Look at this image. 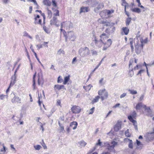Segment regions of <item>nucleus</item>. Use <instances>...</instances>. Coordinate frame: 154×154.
<instances>
[{
  "label": "nucleus",
  "instance_id": "obj_35",
  "mask_svg": "<svg viewBox=\"0 0 154 154\" xmlns=\"http://www.w3.org/2000/svg\"><path fill=\"white\" fill-rule=\"evenodd\" d=\"M42 22V20L41 19H38L37 18H35V24H41V23Z\"/></svg>",
  "mask_w": 154,
  "mask_h": 154
},
{
  "label": "nucleus",
  "instance_id": "obj_14",
  "mask_svg": "<svg viewBox=\"0 0 154 154\" xmlns=\"http://www.w3.org/2000/svg\"><path fill=\"white\" fill-rule=\"evenodd\" d=\"M21 99L19 97L15 96L12 99L11 102L13 103H20Z\"/></svg>",
  "mask_w": 154,
  "mask_h": 154
},
{
  "label": "nucleus",
  "instance_id": "obj_39",
  "mask_svg": "<svg viewBox=\"0 0 154 154\" xmlns=\"http://www.w3.org/2000/svg\"><path fill=\"white\" fill-rule=\"evenodd\" d=\"M132 117L131 116H129L128 117V118L129 120L134 124L135 123H136L137 122L135 120L133 119Z\"/></svg>",
  "mask_w": 154,
  "mask_h": 154
},
{
  "label": "nucleus",
  "instance_id": "obj_48",
  "mask_svg": "<svg viewBox=\"0 0 154 154\" xmlns=\"http://www.w3.org/2000/svg\"><path fill=\"white\" fill-rule=\"evenodd\" d=\"M34 147L36 150H39L42 148L41 146L39 145L34 146Z\"/></svg>",
  "mask_w": 154,
  "mask_h": 154
},
{
  "label": "nucleus",
  "instance_id": "obj_9",
  "mask_svg": "<svg viewBox=\"0 0 154 154\" xmlns=\"http://www.w3.org/2000/svg\"><path fill=\"white\" fill-rule=\"evenodd\" d=\"M146 136L149 141L153 140L154 139V132L147 133Z\"/></svg>",
  "mask_w": 154,
  "mask_h": 154
},
{
  "label": "nucleus",
  "instance_id": "obj_15",
  "mask_svg": "<svg viewBox=\"0 0 154 154\" xmlns=\"http://www.w3.org/2000/svg\"><path fill=\"white\" fill-rule=\"evenodd\" d=\"M57 21L58 20H57V17H54L50 21V24L51 25H55L56 26L58 27L59 25L57 24Z\"/></svg>",
  "mask_w": 154,
  "mask_h": 154
},
{
  "label": "nucleus",
  "instance_id": "obj_53",
  "mask_svg": "<svg viewBox=\"0 0 154 154\" xmlns=\"http://www.w3.org/2000/svg\"><path fill=\"white\" fill-rule=\"evenodd\" d=\"M63 81V79L61 78V76H59L58 77V80H57V82L58 83H61Z\"/></svg>",
  "mask_w": 154,
  "mask_h": 154
},
{
  "label": "nucleus",
  "instance_id": "obj_13",
  "mask_svg": "<svg viewBox=\"0 0 154 154\" xmlns=\"http://www.w3.org/2000/svg\"><path fill=\"white\" fill-rule=\"evenodd\" d=\"M94 37V41L95 44L97 46H98L99 48H101L102 46L103 45V44H104L105 43H104L103 42L101 41V40L100 41H97L95 37Z\"/></svg>",
  "mask_w": 154,
  "mask_h": 154
},
{
  "label": "nucleus",
  "instance_id": "obj_52",
  "mask_svg": "<svg viewBox=\"0 0 154 154\" xmlns=\"http://www.w3.org/2000/svg\"><path fill=\"white\" fill-rule=\"evenodd\" d=\"M2 146L3 147V149H1L0 150L1 152H5L6 151V147L5 146H4V144H2Z\"/></svg>",
  "mask_w": 154,
  "mask_h": 154
},
{
  "label": "nucleus",
  "instance_id": "obj_5",
  "mask_svg": "<svg viewBox=\"0 0 154 154\" xmlns=\"http://www.w3.org/2000/svg\"><path fill=\"white\" fill-rule=\"evenodd\" d=\"M67 22H63L61 23V29H60V30L61 32H63V33L64 35V36L65 37V40L66 41H67V37L66 35V32H65L64 30L62 28L63 27L64 28L66 29H68V25L66 24V23Z\"/></svg>",
  "mask_w": 154,
  "mask_h": 154
},
{
  "label": "nucleus",
  "instance_id": "obj_21",
  "mask_svg": "<svg viewBox=\"0 0 154 154\" xmlns=\"http://www.w3.org/2000/svg\"><path fill=\"white\" fill-rule=\"evenodd\" d=\"M144 105L142 103L139 102L137 103L135 107L136 110H139L141 108L143 107V106Z\"/></svg>",
  "mask_w": 154,
  "mask_h": 154
},
{
  "label": "nucleus",
  "instance_id": "obj_12",
  "mask_svg": "<svg viewBox=\"0 0 154 154\" xmlns=\"http://www.w3.org/2000/svg\"><path fill=\"white\" fill-rule=\"evenodd\" d=\"M104 7V5L103 3H99L98 5L94 9V11L95 13H98L99 10L102 9Z\"/></svg>",
  "mask_w": 154,
  "mask_h": 154
},
{
  "label": "nucleus",
  "instance_id": "obj_64",
  "mask_svg": "<svg viewBox=\"0 0 154 154\" xmlns=\"http://www.w3.org/2000/svg\"><path fill=\"white\" fill-rule=\"evenodd\" d=\"M129 72L130 73V76L131 77L134 75V72H133V69H132L131 70V71H130Z\"/></svg>",
  "mask_w": 154,
  "mask_h": 154
},
{
  "label": "nucleus",
  "instance_id": "obj_61",
  "mask_svg": "<svg viewBox=\"0 0 154 154\" xmlns=\"http://www.w3.org/2000/svg\"><path fill=\"white\" fill-rule=\"evenodd\" d=\"M122 6L125 5H128V4L126 2L125 0H122Z\"/></svg>",
  "mask_w": 154,
  "mask_h": 154
},
{
  "label": "nucleus",
  "instance_id": "obj_32",
  "mask_svg": "<svg viewBox=\"0 0 154 154\" xmlns=\"http://www.w3.org/2000/svg\"><path fill=\"white\" fill-rule=\"evenodd\" d=\"M131 10L133 12L139 13L141 12L140 10L138 8H134L131 9Z\"/></svg>",
  "mask_w": 154,
  "mask_h": 154
},
{
  "label": "nucleus",
  "instance_id": "obj_24",
  "mask_svg": "<svg viewBox=\"0 0 154 154\" xmlns=\"http://www.w3.org/2000/svg\"><path fill=\"white\" fill-rule=\"evenodd\" d=\"M100 15L101 17L103 18H107L108 17L107 13L105 12V10L101 11L100 13Z\"/></svg>",
  "mask_w": 154,
  "mask_h": 154
},
{
  "label": "nucleus",
  "instance_id": "obj_59",
  "mask_svg": "<svg viewBox=\"0 0 154 154\" xmlns=\"http://www.w3.org/2000/svg\"><path fill=\"white\" fill-rule=\"evenodd\" d=\"M56 110V109L55 107H53L51 110V114H52Z\"/></svg>",
  "mask_w": 154,
  "mask_h": 154
},
{
  "label": "nucleus",
  "instance_id": "obj_44",
  "mask_svg": "<svg viewBox=\"0 0 154 154\" xmlns=\"http://www.w3.org/2000/svg\"><path fill=\"white\" fill-rule=\"evenodd\" d=\"M36 72H35V74H34L33 78V89H35V77L36 76Z\"/></svg>",
  "mask_w": 154,
  "mask_h": 154
},
{
  "label": "nucleus",
  "instance_id": "obj_31",
  "mask_svg": "<svg viewBox=\"0 0 154 154\" xmlns=\"http://www.w3.org/2000/svg\"><path fill=\"white\" fill-rule=\"evenodd\" d=\"M52 10L53 11V14L55 16H59V11L57 9H55L54 8H52Z\"/></svg>",
  "mask_w": 154,
  "mask_h": 154
},
{
  "label": "nucleus",
  "instance_id": "obj_20",
  "mask_svg": "<svg viewBox=\"0 0 154 154\" xmlns=\"http://www.w3.org/2000/svg\"><path fill=\"white\" fill-rule=\"evenodd\" d=\"M143 108L144 109L146 112H147V114L149 115L151 114V110L149 107H147L145 105L143 106Z\"/></svg>",
  "mask_w": 154,
  "mask_h": 154
},
{
  "label": "nucleus",
  "instance_id": "obj_49",
  "mask_svg": "<svg viewBox=\"0 0 154 154\" xmlns=\"http://www.w3.org/2000/svg\"><path fill=\"white\" fill-rule=\"evenodd\" d=\"M8 97V96L7 95H4L3 94H1L0 95V99L2 100H3L4 99L5 97H6V98H7Z\"/></svg>",
  "mask_w": 154,
  "mask_h": 154
},
{
  "label": "nucleus",
  "instance_id": "obj_18",
  "mask_svg": "<svg viewBox=\"0 0 154 154\" xmlns=\"http://www.w3.org/2000/svg\"><path fill=\"white\" fill-rule=\"evenodd\" d=\"M137 38L138 39L139 38L140 40V42H139V43L141 45H142L143 47V44L147 43L148 42V39L147 38H146L144 39H143L141 37H138V38Z\"/></svg>",
  "mask_w": 154,
  "mask_h": 154
},
{
  "label": "nucleus",
  "instance_id": "obj_40",
  "mask_svg": "<svg viewBox=\"0 0 154 154\" xmlns=\"http://www.w3.org/2000/svg\"><path fill=\"white\" fill-rule=\"evenodd\" d=\"M131 20V17H128L127 18L126 21V24L127 26H128L129 25Z\"/></svg>",
  "mask_w": 154,
  "mask_h": 154
},
{
  "label": "nucleus",
  "instance_id": "obj_50",
  "mask_svg": "<svg viewBox=\"0 0 154 154\" xmlns=\"http://www.w3.org/2000/svg\"><path fill=\"white\" fill-rule=\"evenodd\" d=\"M91 53L93 55H97V52L94 50H91Z\"/></svg>",
  "mask_w": 154,
  "mask_h": 154
},
{
  "label": "nucleus",
  "instance_id": "obj_19",
  "mask_svg": "<svg viewBox=\"0 0 154 154\" xmlns=\"http://www.w3.org/2000/svg\"><path fill=\"white\" fill-rule=\"evenodd\" d=\"M77 123L76 122H71L70 124V127L72 128L73 130L75 129L77 126Z\"/></svg>",
  "mask_w": 154,
  "mask_h": 154
},
{
  "label": "nucleus",
  "instance_id": "obj_2",
  "mask_svg": "<svg viewBox=\"0 0 154 154\" xmlns=\"http://www.w3.org/2000/svg\"><path fill=\"white\" fill-rule=\"evenodd\" d=\"M134 43L136 52L137 54H139L143 48V45H141L139 43L138 38L137 37L134 38Z\"/></svg>",
  "mask_w": 154,
  "mask_h": 154
},
{
  "label": "nucleus",
  "instance_id": "obj_11",
  "mask_svg": "<svg viewBox=\"0 0 154 154\" xmlns=\"http://www.w3.org/2000/svg\"><path fill=\"white\" fill-rule=\"evenodd\" d=\"M122 122H121L118 121L114 126V130L116 131H118L122 127Z\"/></svg>",
  "mask_w": 154,
  "mask_h": 154
},
{
  "label": "nucleus",
  "instance_id": "obj_57",
  "mask_svg": "<svg viewBox=\"0 0 154 154\" xmlns=\"http://www.w3.org/2000/svg\"><path fill=\"white\" fill-rule=\"evenodd\" d=\"M94 107H93L92 108H91L90 110V112L89 113V114H91L93 113L94 112Z\"/></svg>",
  "mask_w": 154,
  "mask_h": 154
},
{
  "label": "nucleus",
  "instance_id": "obj_7",
  "mask_svg": "<svg viewBox=\"0 0 154 154\" xmlns=\"http://www.w3.org/2000/svg\"><path fill=\"white\" fill-rule=\"evenodd\" d=\"M114 24L115 23H111L110 25H112V26L107 28L105 30L106 32L108 34L113 33L115 30V28L112 26L114 25Z\"/></svg>",
  "mask_w": 154,
  "mask_h": 154
},
{
  "label": "nucleus",
  "instance_id": "obj_47",
  "mask_svg": "<svg viewBox=\"0 0 154 154\" xmlns=\"http://www.w3.org/2000/svg\"><path fill=\"white\" fill-rule=\"evenodd\" d=\"M66 24L68 25V29H69L72 28V24L69 21H68L66 23Z\"/></svg>",
  "mask_w": 154,
  "mask_h": 154
},
{
  "label": "nucleus",
  "instance_id": "obj_28",
  "mask_svg": "<svg viewBox=\"0 0 154 154\" xmlns=\"http://www.w3.org/2000/svg\"><path fill=\"white\" fill-rule=\"evenodd\" d=\"M70 80V75H69L68 76L65 77L64 78V80L63 82V84L64 85L66 84L67 82Z\"/></svg>",
  "mask_w": 154,
  "mask_h": 154
},
{
  "label": "nucleus",
  "instance_id": "obj_60",
  "mask_svg": "<svg viewBox=\"0 0 154 154\" xmlns=\"http://www.w3.org/2000/svg\"><path fill=\"white\" fill-rule=\"evenodd\" d=\"M144 94H142L140 96V97L139 98V101H141L142 100H143V98L144 97Z\"/></svg>",
  "mask_w": 154,
  "mask_h": 154
},
{
  "label": "nucleus",
  "instance_id": "obj_4",
  "mask_svg": "<svg viewBox=\"0 0 154 154\" xmlns=\"http://www.w3.org/2000/svg\"><path fill=\"white\" fill-rule=\"evenodd\" d=\"M98 94L100 96L102 101L106 99L108 97V93L105 89L100 90L98 91Z\"/></svg>",
  "mask_w": 154,
  "mask_h": 154
},
{
  "label": "nucleus",
  "instance_id": "obj_42",
  "mask_svg": "<svg viewBox=\"0 0 154 154\" xmlns=\"http://www.w3.org/2000/svg\"><path fill=\"white\" fill-rule=\"evenodd\" d=\"M23 36H24L27 37L29 38L32 39V37L29 35L26 31H24L23 32Z\"/></svg>",
  "mask_w": 154,
  "mask_h": 154
},
{
  "label": "nucleus",
  "instance_id": "obj_30",
  "mask_svg": "<svg viewBox=\"0 0 154 154\" xmlns=\"http://www.w3.org/2000/svg\"><path fill=\"white\" fill-rule=\"evenodd\" d=\"M122 30L125 35H127L129 32V29L127 27H123L122 28Z\"/></svg>",
  "mask_w": 154,
  "mask_h": 154
},
{
  "label": "nucleus",
  "instance_id": "obj_25",
  "mask_svg": "<svg viewBox=\"0 0 154 154\" xmlns=\"http://www.w3.org/2000/svg\"><path fill=\"white\" fill-rule=\"evenodd\" d=\"M58 124L59 125L60 127V129L59 130V132L60 133L62 132L63 133H64L65 132V130L64 129L63 126L60 124V122H58Z\"/></svg>",
  "mask_w": 154,
  "mask_h": 154
},
{
  "label": "nucleus",
  "instance_id": "obj_62",
  "mask_svg": "<svg viewBox=\"0 0 154 154\" xmlns=\"http://www.w3.org/2000/svg\"><path fill=\"white\" fill-rule=\"evenodd\" d=\"M52 5L53 6L55 7H57V5L56 3V2L55 0H52Z\"/></svg>",
  "mask_w": 154,
  "mask_h": 154
},
{
  "label": "nucleus",
  "instance_id": "obj_3",
  "mask_svg": "<svg viewBox=\"0 0 154 154\" xmlns=\"http://www.w3.org/2000/svg\"><path fill=\"white\" fill-rule=\"evenodd\" d=\"M79 52L80 55L82 56H85L90 54V51L87 47L81 48L79 50Z\"/></svg>",
  "mask_w": 154,
  "mask_h": 154
},
{
  "label": "nucleus",
  "instance_id": "obj_26",
  "mask_svg": "<svg viewBox=\"0 0 154 154\" xmlns=\"http://www.w3.org/2000/svg\"><path fill=\"white\" fill-rule=\"evenodd\" d=\"M105 12H106L107 13V15L108 17H109L110 15L114 12V10H105Z\"/></svg>",
  "mask_w": 154,
  "mask_h": 154
},
{
  "label": "nucleus",
  "instance_id": "obj_22",
  "mask_svg": "<svg viewBox=\"0 0 154 154\" xmlns=\"http://www.w3.org/2000/svg\"><path fill=\"white\" fill-rule=\"evenodd\" d=\"M64 86L63 85H55L54 86V88L55 90H59L62 88H64Z\"/></svg>",
  "mask_w": 154,
  "mask_h": 154
},
{
  "label": "nucleus",
  "instance_id": "obj_46",
  "mask_svg": "<svg viewBox=\"0 0 154 154\" xmlns=\"http://www.w3.org/2000/svg\"><path fill=\"white\" fill-rule=\"evenodd\" d=\"M128 91L132 94H135L137 93V91L136 90L129 89Z\"/></svg>",
  "mask_w": 154,
  "mask_h": 154
},
{
  "label": "nucleus",
  "instance_id": "obj_34",
  "mask_svg": "<svg viewBox=\"0 0 154 154\" xmlns=\"http://www.w3.org/2000/svg\"><path fill=\"white\" fill-rule=\"evenodd\" d=\"M92 87V86L91 85H88L85 86H84L83 88L86 91H89L90 90L91 88Z\"/></svg>",
  "mask_w": 154,
  "mask_h": 154
},
{
  "label": "nucleus",
  "instance_id": "obj_41",
  "mask_svg": "<svg viewBox=\"0 0 154 154\" xmlns=\"http://www.w3.org/2000/svg\"><path fill=\"white\" fill-rule=\"evenodd\" d=\"M125 135L127 137H131V134L129 132V130L128 129L126 131L125 133Z\"/></svg>",
  "mask_w": 154,
  "mask_h": 154
},
{
  "label": "nucleus",
  "instance_id": "obj_27",
  "mask_svg": "<svg viewBox=\"0 0 154 154\" xmlns=\"http://www.w3.org/2000/svg\"><path fill=\"white\" fill-rule=\"evenodd\" d=\"M78 143L79 145V146L81 147H85L87 144V143L83 140H82L79 142Z\"/></svg>",
  "mask_w": 154,
  "mask_h": 154
},
{
  "label": "nucleus",
  "instance_id": "obj_17",
  "mask_svg": "<svg viewBox=\"0 0 154 154\" xmlns=\"http://www.w3.org/2000/svg\"><path fill=\"white\" fill-rule=\"evenodd\" d=\"M90 9L88 7H82L80 9V13H85L88 12L89 11Z\"/></svg>",
  "mask_w": 154,
  "mask_h": 154
},
{
  "label": "nucleus",
  "instance_id": "obj_33",
  "mask_svg": "<svg viewBox=\"0 0 154 154\" xmlns=\"http://www.w3.org/2000/svg\"><path fill=\"white\" fill-rule=\"evenodd\" d=\"M100 98L99 96H97L92 101V103H94L98 101L99 99Z\"/></svg>",
  "mask_w": 154,
  "mask_h": 154
},
{
  "label": "nucleus",
  "instance_id": "obj_63",
  "mask_svg": "<svg viewBox=\"0 0 154 154\" xmlns=\"http://www.w3.org/2000/svg\"><path fill=\"white\" fill-rule=\"evenodd\" d=\"M127 95L126 93H123L120 96V98H122L125 97Z\"/></svg>",
  "mask_w": 154,
  "mask_h": 154
},
{
  "label": "nucleus",
  "instance_id": "obj_56",
  "mask_svg": "<svg viewBox=\"0 0 154 154\" xmlns=\"http://www.w3.org/2000/svg\"><path fill=\"white\" fill-rule=\"evenodd\" d=\"M41 144L44 149H47V146L46 145L45 143L44 142L43 140H42V143Z\"/></svg>",
  "mask_w": 154,
  "mask_h": 154
},
{
  "label": "nucleus",
  "instance_id": "obj_8",
  "mask_svg": "<svg viewBox=\"0 0 154 154\" xmlns=\"http://www.w3.org/2000/svg\"><path fill=\"white\" fill-rule=\"evenodd\" d=\"M71 110L73 113H79L80 112L81 109L79 106H74L72 108Z\"/></svg>",
  "mask_w": 154,
  "mask_h": 154
},
{
  "label": "nucleus",
  "instance_id": "obj_23",
  "mask_svg": "<svg viewBox=\"0 0 154 154\" xmlns=\"http://www.w3.org/2000/svg\"><path fill=\"white\" fill-rule=\"evenodd\" d=\"M100 37L101 40L103 42L106 40L108 38V37L106 36V34L104 33H103L100 36Z\"/></svg>",
  "mask_w": 154,
  "mask_h": 154
},
{
  "label": "nucleus",
  "instance_id": "obj_37",
  "mask_svg": "<svg viewBox=\"0 0 154 154\" xmlns=\"http://www.w3.org/2000/svg\"><path fill=\"white\" fill-rule=\"evenodd\" d=\"M104 57L103 58H102L101 60V61H100V62L99 63V64L98 65H97L96 66V67H95V68L92 71V73L93 72H94L95 71V70H96V69H97L98 67H99V66L100 65V64H101L102 61H103L104 60Z\"/></svg>",
  "mask_w": 154,
  "mask_h": 154
},
{
  "label": "nucleus",
  "instance_id": "obj_45",
  "mask_svg": "<svg viewBox=\"0 0 154 154\" xmlns=\"http://www.w3.org/2000/svg\"><path fill=\"white\" fill-rule=\"evenodd\" d=\"M47 13L48 15V17L49 18H51L52 16V12L49 9H47Z\"/></svg>",
  "mask_w": 154,
  "mask_h": 154
},
{
  "label": "nucleus",
  "instance_id": "obj_51",
  "mask_svg": "<svg viewBox=\"0 0 154 154\" xmlns=\"http://www.w3.org/2000/svg\"><path fill=\"white\" fill-rule=\"evenodd\" d=\"M136 142H137V145L138 146H140V147H138V148H139L140 147H142V145L140 141H138L137 140Z\"/></svg>",
  "mask_w": 154,
  "mask_h": 154
},
{
  "label": "nucleus",
  "instance_id": "obj_54",
  "mask_svg": "<svg viewBox=\"0 0 154 154\" xmlns=\"http://www.w3.org/2000/svg\"><path fill=\"white\" fill-rule=\"evenodd\" d=\"M43 29L47 33H48L49 32L48 30V29L45 26H43Z\"/></svg>",
  "mask_w": 154,
  "mask_h": 154
},
{
  "label": "nucleus",
  "instance_id": "obj_38",
  "mask_svg": "<svg viewBox=\"0 0 154 154\" xmlns=\"http://www.w3.org/2000/svg\"><path fill=\"white\" fill-rule=\"evenodd\" d=\"M132 117L131 116H129L128 117V118L129 120L134 124L135 123H136L137 122L135 120L133 119Z\"/></svg>",
  "mask_w": 154,
  "mask_h": 154
},
{
  "label": "nucleus",
  "instance_id": "obj_10",
  "mask_svg": "<svg viewBox=\"0 0 154 154\" xmlns=\"http://www.w3.org/2000/svg\"><path fill=\"white\" fill-rule=\"evenodd\" d=\"M112 41L111 39H109L107 40V43L104 44V46L103 47V50L105 51L106 50L107 48L109 47L111 45Z\"/></svg>",
  "mask_w": 154,
  "mask_h": 154
},
{
  "label": "nucleus",
  "instance_id": "obj_29",
  "mask_svg": "<svg viewBox=\"0 0 154 154\" xmlns=\"http://www.w3.org/2000/svg\"><path fill=\"white\" fill-rule=\"evenodd\" d=\"M43 4L47 6H50L51 4V2L49 0H44L43 1Z\"/></svg>",
  "mask_w": 154,
  "mask_h": 154
},
{
  "label": "nucleus",
  "instance_id": "obj_55",
  "mask_svg": "<svg viewBox=\"0 0 154 154\" xmlns=\"http://www.w3.org/2000/svg\"><path fill=\"white\" fill-rule=\"evenodd\" d=\"M58 53L59 54H64V52L63 50L61 49L58 51Z\"/></svg>",
  "mask_w": 154,
  "mask_h": 154
},
{
  "label": "nucleus",
  "instance_id": "obj_58",
  "mask_svg": "<svg viewBox=\"0 0 154 154\" xmlns=\"http://www.w3.org/2000/svg\"><path fill=\"white\" fill-rule=\"evenodd\" d=\"M34 55H35V57L36 58L37 60H38V62H39V63L41 64V65L42 66H43V65L41 63V62L39 60V58L37 57V56L36 54H34Z\"/></svg>",
  "mask_w": 154,
  "mask_h": 154
},
{
  "label": "nucleus",
  "instance_id": "obj_1",
  "mask_svg": "<svg viewBox=\"0 0 154 154\" xmlns=\"http://www.w3.org/2000/svg\"><path fill=\"white\" fill-rule=\"evenodd\" d=\"M117 143L115 141H112L111 142V145L107 142H104L103 143L100 141V140L99 139L98 140V143H96V146L99 145L101 147H107V149L110 152H115V150L114 149V148L117 145Z\"/></svg>",
  "mask_w": 154,
  "mask_h": 154
},
{
  "label": "nucleus",
  "instance_id": "obj_6",
  "mask_svg": "<svg viewBox=\"0 0 154 154\" xmlns=\"http://www.w3.org/2000/svg\"><path fill=\"white\" fill-rule=\"evenodd\" d=\"M40 72L38 74V82L39 85L41 86L43 85L44 83L43 79L42 78V71L40 69Z\"/></svg>",
  "mask_w": 154,
  "mask_h": 154
},
{
  "label": "nucleus",
  "instance_id": "obj_16",
  "mask_svg": "<svg viewBox=\"0 0 154 154\" xmlns=\"http://www.w3.org/2000/svg\"><path fill=\"white\" fill-rule=\"evenodd\" d=\"M16 76L15 74H14L11 77V80L10 85V87L13 86L16 83Z\"/></svg>",
  "mask_w": 154,
  "mask_h": 154
},
{
  "label": "nucleus",
  "instance_id": "obj_43",
  "mask_svg": "<svg viewBox=\"0 0 154 154\" xmlns=\"http://www.w3.org/2000/svg\"><path fill=\"white\" fill-rule=\"evenodd\" d=\"M129 148L131 149H132L133 147V144L132 141L131 140H130V142H129V144L128 145Z\"/></svg>",
  "mask_w": 154,
  "mask_h": 154
},
{
  "label": "nucleus",
  "instance_id": "obj_36",
  "mask_svg": "<svg viewBox=\"0 0 154 154\" xmlns=\"http://www.w3.org/2000/svg\"><path fill=\"white\" fill-rule=\"evenodd\" d=\"M136 1L137 3H138V5L139 7H140L141 8L143 9V11H144L145 10V9L144 8V7H143L142 5H141V3L140 2V0H136Z\"/></svg>",
  "mask_w": 154,
  "mask_h": 154
}]
</instances>
